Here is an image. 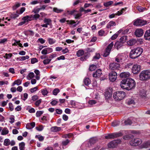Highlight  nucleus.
I'll list each match as a JSON object with an SVG mask.
<instances>
[{
  "label": "nucleus",
  "instance_id": "nucleus-11",
  "mask_svg": "<svg viewBox=\"0 0 150 150\" xmlns=\"http://www.w3.org/2000/svg\"><path fill=\"white\" fill-rule=\"evenodd\" d=\"M120 65L119 63H112L109 65V69L111 70H118L120 68Z\"/></svg>",
  "mask_w": 150,
  "mask_h": 150
},
{
  "label": "nucleus",
  "instance_id": "nucleus-7",
  "mask_svg": "<svg viewBox=\"0 0 150 150\" xmlns=\"http://www.w3.org/2000/svg\"><path fill=\"white\" fill-rule=\"evenodd\" d=\"M121 141L118 139L112 141L108 144V147L109 148H113L115 147L118 144L121 143Z\"/></svg>",
  "mask_w": 150,
  "mask_h": 150
},
{
  "label": "nucleus",
  "instance_id": "nucleus-16",
  "mask_svg": "<svg viewBox=\"0 0 150 150\" xmlns=\"http://www.w3.org/2000/svg\"><path fill=\"white\" fill-rule=\"evenodd\" d=\"M130 74L127 72H122L121 73L120 76L121 78H127L129 77L130 75Z\"/></svg>",
  "mask_w": 150,
  "mask_h": 150
},
{
  "label": "nucleus",
  "instance_id": "nucleus-45",
  "mask_svg": "<svg viewBox=\"0 0 150 150\" xmlns=\"http://www.w3.org/2000/svg\"><path fill=\"white\" fill-rule=\"evenodd\" d=\"M40 15L38 14H35V15H32L33 20H37L39 18Z\"/></svg>",
  "mask_w": 150,
  "mask_h": 150
},
{
  "label": "nucleus",
  "instance_id": "nucleus-55",
  "mask_svg": "<svg viewBox=\"0 0 150 150\" xmlns=\"http://www.w3.org/2000/svg\"><path fill=\"white\" fill-rule=\"evenodd\" d=\"M133 65V64L131 63H129L126 64L125 66V69H128L131 68Z\"/></svg>",
  "mask_w": 150,
  "mask_h": 150
},
{
  "label": "nucleus",
  "instance_id": "nucleus-64",
  "mask_svg": "<svg viewBox=\"0 0 150 150\" xmlns=\"http://www.w3.org/2000/svg\"><path fill=\"white\" fill-rule=\"evenodd\" d=\"M41 53L42 54L46 55L48 54V52H47V51L46 49V48H45L44 49L42 50L41 51Z\"/></svg>",
  "mask_w": 150,
  "mask_h": 150
},
{
  "label": "nucleus",
  "instance_id": "nucleus-9",
  "mask_svg": "<svg viewBox=\"0 0 150 150\" xmlns=\"http://www.w3.org/2000/svg\"><path fill=\"white\" fill-rule=\"evenodd\" d=\"M141 69V66L138 64H134L132 67V72L134 74H137L139 73Z\"/></svg>",
  "mask_w": 150,
  "mask_h": 150
},
{
  "label": "nucleus",
  "instance_id": "nucleus-39",
  "mask_svg": "<svg viewBox=\"0 0 150 150\" xmlns=\"http://www.w3.org/2000/svg\"><path fill=\"white\" fill-rule=\"evenodd\" d=\"M34 76V74L33 72H30L28 74L27 77L28 79H30L33 78Z\"/></svg>",
  "mask_w": 150,
  "mask_h": 150
},
{
  "label": "nucleus",
  "instance_id": "nucleus-17",
  "mask_svg": "<svg viewBox=\"0 0 150 150\" xmlns=\"http://www.w3.org/2000/svg\"><path fill=\"white\" fill-rule=\"evenodd\" d=\"M123 43L120 41H117L115 42V47L118 50L123 45Z\"/></svg>",
  "mask_w": 150,
  "mask_h": 150
},
{
  "label": "nucleus",
  "instance_id": "nucleus-43",
  "mask_svg": "<svg viewBox=\"0 0 150 150\" xmlns=\"http://www.w3.org/2000/svg\"><path fill=\"white\" fill-rule=\"evenodd\" d=\"M113 2V1H109L104 3V5L105 7H108L112 4Z\"/></svg>",
  "mask_w": 150,
  "mask_h": 150
},
{
  "label": "nucleus",
  "instance_id": "nucleus-30",
  "mask_svg": "<svg viewBox=\"0 0 150 150\" xmlns=\"http://www.w3.org/2000/svg\"><path fill=\"white\" fill-rule=\"evenodd\" d=\"M9 131L7 128L6 127H4L2 130L1 132V134L2 135H5L8 133Z\"/></svg>",
  "mask_w": 150,
  "mask_h": 150
},
{
  "label": "nucleus",
  "instance_id": "nucleus-15",
  "mask_svg": "<svg viewBox=\"0 0 150 150\" xmlns=\"http://www.w3.org/2000/svg\"><path fill=\"white\" fill-rule=\"evenodd\" d=\"M144 37L145 40H150V29L146 31Z\"/></svg>",
  "mask_w": 150,
  "mask_h": 150
},
{
  "label": "nucleus",
  "instance_id": "nucleus-29",
  "mask_svg": "<svg viewBox=\"0 0 150 150\" xmlns=\"http://www.w3.org/2000/svg\"><path fill=\"white\" fill-rule=\"evenodd\" d=\"M84 54V52L82 50H79L76 53V55L78 57H79Z\"/></svg>",
  "mask_w": 150,
  "mask_h": 150
},
{
  "label": "nucleus",
  "instance_id": "nucleus-41",
  "mask_svg": "<svg viewBox=\"0 0 150 150\" xmlns=\"http://www.w3.org/2000/svg\"><path fill=\"white\" fill-rule=\"evenodd\" d=\"M10 140L8 139H5L4 142V145L5 146H8L9 145Z\"/></svg>",
  "mask_w": 150,
  "mask_h": 150
},
{
  "label": "nucleus",
  "instance_id": "nucleus-38",
  "mask_svg": "<svg viewBox=\"0 0 150 150\" xmlns=\"http://www.w3.org/2000/svg\"><path fill=\"white\" fill-rule=\"evenodd\" d=\"M127 37L126 36H122L120 38V41L123 43L127 40Z\"/></svg>",
  "mask_w": 150,
  "mask_h": 150
},
{
  "label": "nucleus",
  "instance_id": "nucleus-26",
  "mask_svg": "<svg viewBox=\"0 0 150 150\" xmlns=\"http://www.w3.org/2000/svg\"><path fill=\"white\" fill-rule=\"evenodd\" d=\"M43 21L47 26L50 25L52 23V21L49 18H45Z\"/></svg>",
  "mask_w": 150,
  "mask_h": 150
},
{
  "label": "nucleus",
  "instance_id": "nucleus-62",
  "mask_svg": "<svg viewBox=\"0 0 150 150\" xmlns=\"http://www.w3.org/2000/svg\"><path fill=\"white\" fill-rule=\"evenodd\" d=\"M38 87L36 86L33 88H31L30 89V91L32 93H34L38 90Z\"/></svg>",
  "mask_w": 150,
  "mask_h": 150
},
{
  "label": "nucleus",
  "instance_id": "nucleus-21",
  "mask_svg": "<svg viewBox=\"0 0 150 150\" xmlns=\"http://www.w3.org/2000/svg\"><path fill=\"white\" fill-rule=\"evenodd\" d=\"M116 25V23L115 22L113 21H111L107 24L106 28L108 29L110 28L111 27L115 26Z\"/></svg>",
  "mask_w": 150,
  "mask_h": 150
},
{
  "label": "nucleus",
  "instance_id": "nucleus-1",
  "mask_svg": "<svg viewBox=\"0 0 150 150\" xmlns=\"http://www.w3.org/2000/svg\"><path fill=\"white\" fill-rule=\"evenodd\" d=\"M120 85L121 88L129 90L135 87L136 83L133 79L131 78H126L121 81Z\"/></svg>",
  "mask_w": 150,
  "mask_h": 150
},
{
  "label": "nucleus",
  "instance_id": "nucleus-10",
  "mask_svg": "<svg viewBox=\"0 0 150 150\" xmlns=\"http://www.w3.org/2000/svg\"><path fill=\"white\" fill-rule=\"evenodd\" d=\"M146 23L147 22L146 21L142 19H137L134 22L133 24L134 25L141 26Z\"/></svg>",
  "mask_w": 150,
  "mask_h": 150
},
{
  "label": "nucleus",
  "instance_id": "nucleus-6",
  "mask_svg": "<svg viewBox=\"0 0 150 150\" xmlns=\"http://www.w3.org/2000/svg\"><path fill=\"white\" fill-rule=\"evenodd\" d=\"M142 143V140L138 138L132 139L129 142L130 144L133 146H137Z\"/></svg>",
  "mask_w": 150,
  "mask_h": 150
},
{
  "label": "nucleus",
  "instance_id": "nucleus-46",
  "mask_svg": "<svg viewBox=\"0 0 150 150\" xmlns=\"http://www.w3.org/2000/svg\"><path fill=\"white\" fill-rule=\"evenodd\" d=\"M137 8V10L140 12H143L145 10H146L145 8L142 7L140 6H138Z\"/></svg>",
  "mask_w": 150,
  "mask_h": 150
},
{
  "label": "nucleus",
  "instance_id": "nucleus-51",
  "mask_svg": "<svg viewBox=\"0 0 150 150\" xmlns=\"http://www.w3.org/2000/svg\"><path fill=\"white\" fill-rule=\"evenodd\" d=\"M35 129L39 131H41L43 129V127L42 125H40L39 126V127H36Z\"/></svg>",
  "mask_w": 150,
  "mask_h": 150
},
{
  "label": "nucleus",
  "instance_id": "nucleus-28",
  "mask_svg": "<svg viewBox=\"0 0 150 150\" xmlns=\"http://www.w3.org/2000/svg\"><path fill=\"white\" fill-rule=\"evenodd\" d=\"M83 82L85 85L86 86H88L91 83V80L88 78H86L84 79Z\"/></svg>",
  "mask_w": 150,
  "mask_h": 150
},
{
  "label": "nucleus",
  "instance_id": "nucleus-33",
  "mask_svg": "<svg viewBox=\"0 0 150 150\" xmlns=\"http://www.w3.org/2000/svg\"><path fill=\"white\" fill-rule=\"evenodd\" d=\"M35 137L36 138L38 139L39 141L41 142L44 139V137L40 134L36 135Z\"/></svg>",
  "mask_w": 150,
  "mask_h": 150
},
{
  "label": "nucleus",
  "instance_id": "nucleus-50",
  "mask_svg": "<svg viewBox=\"0 0 150 150\" xmlns=\"http://www.w3.org/2000/svg\"><path fill=\"white\" fill-rule=\"evenodd\" d=\"M70 141L68 139H67L63 141L62 142V144L63 146L67 145L69 142Z\"/></svg>",
  "mask_w": 150,
  "mask_h": 150
},
{
  "label": "nucleus",
  "instance_id": "nucleus-37",
  "mask_svg": "<svg viewBox=\"0 0 150 150\" xmlns=\"http://www.w3.org/2000/svg\"><path fill=\"white\" fill-rule=\"evenodd\" d=\"M120 125L119 121H115L113 122L112 123V126L113 127H115L118 126Z\"/></svg>",
  "mask_w": 150,
  "mask_h": 150
},
{
  "label": "nucleus",
  "instance_id": "nucleus-31",
  "mask_svg": "<svg viewBox=\"0 0 150 150\" xmlns=\"http://www.w3.org/2000/svg\"><path fill=\"white\" fill-rule=\"evenodd\" d=\"M20 150H24L25 149V143L22 142L19 144Z\"/></svg>",
  "mask_w": 150,
  "mask_h": 150
},
{
  "label": "nucleus",
  "instance_id": "nucleus-44",
  "mask_svg": "<svg viewBox=\"0 0 150 150\" xmlns=\"http://www.w3.org/2000/svg\"><path fill=\"white\" fill-rule=\"evenodd\" d=\"M41 91L42 94L44 96L47 95L48 93L46 88L42 89Z\"/></svg>",
  "mask_w": 150,
  "mask_h": 150
},
{
  "label": "nucleus",
  "instance_id": "nucleus-57",
  "mask_svg": "<svg viewBox=\"0 0 150 150\" xmlns=\"http://www.w3.org/2000/svg\"><path fill=\"white\" fill-rule=\"evenodd\" d=\"M74 16L75 18L77 19L79 18L82 16V14L81 13H78L77 14H75V13L74 14Z\"/></svg>",
  "mask_w": 150,
  "mask_h": 150
},
{
  "label": "nucleus",
  "instance_id": "nucleus-14",
  "mask_svg": "<svg viewBox=\"0 0 150 150\" xmlns=\"http://www.w3.org/2000/svg\"><path fill=\"white\" fill-rule=\"evenodd\" d=\"M102 74V71L100 69H98L93 74V76L94 77L99 78Z\"/></svg>",
  "mask_w": 150,
  "mask_h": 150
},
{
  "label": "nucleus",
  "instance_id": "nucleus-8",
  "mask_svg": "<svg viewBox=\"0 0 150 150\" xmlns=\"http://www.w3.org/2000/svg\"><path fill=\"white\" fill-rule=\"evenodd\" d=\"M113 42H112L108 45L105 49V52L103 54V57H106L109 55L111 49L113 46Z\"/></svg>",
  "mask_w": 150,
  "mask_h": 150
},
{
  "label": "nucleus",
  "instance_id": "nucleus-59",
  "mask_svg": "<svg viewBox=\"0 0 150 150\" xmlns=\"http://www.w3.org/2000/svg\"><path fill=\"white\" fill-rule=\"evenodd\" d=\"M31 63L33 64L38 62V60L36 58H33L31 59Z\"/></svg>",
  "mask_w": 150,
  "mask_h": 150
},
{
  "label": "nucleus",
  "instance_id": "nucleus-54",
  "mask_svg": "<svg viewBox=\"0 0 150 150\" xmlns=\"http://www.w3.org/2000/svg\"><path fill=\"white\" fill-rule=\"evenodd\" d=\"M28 111V112L30 113H34L35 112V110L34 108H28L26 109Z\"/></svg>",
  "mask_w": 150,
  "mask_h": 150
},
{
  "label": "nucleus",
  "instance_id": "nucleus-34",
  "mask_svg": "<svg viewBox=\"0 0 150 150\" xmlns=\"http://www.w3.org/2000/svg\"><path fill=\"white\" fill-rule=\"evenodd\" d=\"M53 11L54 12L57 13H60L63 11V10L61 9H59L57 8L54 7L53 8Z\"/></svg>",
  "mask_w": 150,
  "mask_h": 150
},
{
  "label": "nucleus",
  "instance_id": "nucleus-52",
  "mask_svg": "<svg viewBox=\"0 0 150 150\" xmlns=\"http://www.w3.org/2000/svg\"><path fill=\"white\" fill-rule=\"evenodd\" d=\"M9 119L10 120L9 122L10 123L12 124L14 122V116L13 115H11V117L9 118Z\"/></svg>",
  "mask_w": 150,
  "mask_h": 150
},
{
  "label": "nucleus",
  "instance_id": "nucleus-12",
  "mask_svg": "<svg viewBox=\"0 0 150 150\" xmlns=\"http://www.w3.org/2000/svg\"><path fill=\"white\" fill-rule=\"evenodd\" d=\"M117 74L116 72H112L109 74V79L112 82L114 81L117 78Z\"/></svg>",
  "mask_w": 150,
  "mask_h": 150
},
{
  "label": "nucleus",
  "instance_id": "nucleus-53",
  "mask_svg": "<svg viewBox=\"0 0 150 150\" xmlns=\"http://www.w3.org/2000/svg\"><path fill=\"white\" fill-rule=\"evenodd\" d=\"M51 61V59H46L43 60V63L46 65L49 64Z\"/></svg>",
  "mask_w": 150,
  "mask_h": 150
},
{
  "label": "nucleus",
  "instance_id": "nucleus-48",
  "mask_svg": "<svg viewBox=\"0 0 150 150\" xmlns=\"http://www.w3.org/2000/svg\"><path fill=\"white\" fill-rule=\"evenodd\" d=\"M49 43L50 45H52L54 44L55 41L53 39L51 38H49L48 39Z\"/></svg>",
  "mask_w": 150,
  "mask_h": 150
},
{
  "label": "nucleus",
  "instance_id": "nucleus-49",
  "mask_svg": "<svg viewBox=\"0 0 150 150\" xmlns=\"http://www.w3.org/2000/svg\"><path fill=\"white\" fill-rule=\"evenodd\" d=\"M125 122L126 125H130L132 123V120L129 119H127L125 121Z\"/></svg>",
  "mask_w": 150,
  "mask_h": 150
},
{
  "label": "nucleus",
  "instance_id": "nucleus-3",
  "mask_svg": "<svg viewBox=\"0 0 150 150\" xmlns=\"http://www.w3.org/2000/svg\"><path fill=\"white\" fill-rule=\"evenodd\" d=\"M150 79V70L142 71L139 75V79L142 81H146Z\"/></svg>",
  "mask_w": 150,
  "mask_h": 150
},
{
  "label": "nucleus",
  "instance_id": "nucleus-47",
  "mask_svg": "<svg viewBox=\"0 0 150 150\" xmlns=\"http://www.w3.org/2000/svg\"><path fill=\"white\" fill-rule=\"evenodd\" d=\"M43 111H38L37 112L36 115V116L37 117H40L43 113Z\"/></svg>",
  "mask_w": 150,
  "mask_h": 150
},
{
  "label": "nucleus",
  "instance_id": "nucleus-61",
  "mask_svg": "<svg viewBox=\"0 0 150 150\" xmlns=\"http://www.w3.org/2000/svg\"><path fill=\"white\" fill-rule=\"evenodd\" d=\"M58 103V102L55 100H53L50 102V104L53 106L56 105Z\"/></svg>",
  "mask_w": 150,
  "mask_h": 150
},
{
  "label": "nucleus",
  "instance_id": "nucleus-35",
  "mask_svg": "<svg viewBox=\"0 0 150 150\" xmlns=\"http://www.w3.org/2000/svg\"><path fill=\"white\" fill-rule=\"evenodd\" d=\"M97 141V140L95 138H92L89 140V143L91 144H95Z\"/></svg>",
  "mask_w": 150,
  "mask_h": 150
},
{
  "label": "nucleus",
  "instance_id": "nucleus-5",
  "mask_svg": "<svg viewBox=\"0 0 150 150\" xmlns=\"http://www.w3.org/2000/svg\"><path fill=\"white\" fill-rule=\"evenodd\" d=\"M122 133H114L108 134L105 136V138L106 139H114L119 137L122 136Z\"/></svg>",
  "mask_w": 150,
  "mask_h": 150
},
{
  "label": "nucleus",
  "instance_id": "nucleus-18",
  "mask_svg": "<svg viewBox=\"0 0 150 150\" xmlns=\"http://www.w3.org/2000/svg\"><path fill=\"white\" fill-rule=\"evenodd\" d=\"M33 18L32 15H31L30 16H27L23 17L22 18V20L26 21V22H28L29 21L33 20Z\"/></svg>",
  "mask_w": 150,
  "mask_h": 150
},
{
  "label": "nucleus",
  "instance_id": "nucleus-36",
  "mask_svg": "<svg viewBox=\"0 0 150 150\" xmlns=\"http://www.w3.org/2000/svg\"><path fill=\"white\" fill-rule=\"evenodd\" d=\"M134 137V136L132 135H128L125 136H123V138L124 139H128L130 138H132Z\"/></svg>",
  "mask_w": 150,
  "mask_h": 150
},
{
  "label": "nucleus",
  "instance_id": "nucleus-20",
  "mask_svg": "<svg viewBox=\"0 0 150 150\" xmlns=\"http://www.w3.org/2000/svg\"><path fill=\"white\" fill-rule=\"evenodd\" d=\"M112 92L111 91L109 92L108 91H106L105 92V96L106 99H108L112 96Z\"/></svg>",
  "mask_w": 150,
  "mask_h": 150
},
{
  "label": "nucleus",
  "instance_id": "nucleus-22",
  "mask_svg": "<svg viewBox=\"0 0 150 150\" xmlns=\"http://www.w3.org/2000/svg\"><path fill=\"white\" fill-rule=\"evenodd\" d=\"M137 42V41L135 39H132L127 42V44L130 46L134 45Z\"/></svg>",
  "mask_w": 150,
  "mask_h": 150
},
{
  "label": "nucleus",
  "instance_id": "nucleus-2",
  "mask_svg": "<svg viewBox=\"0 0 150 150\" xmlns=\"http://www.w3.org/2000/svg\"><path fill=\"white\" fill-rule=\"evenodd\" d=\"M143 49L139 47H137L132 49L130 51L129 56L132 59H135L139 57L143 52Z\"/></svg>",
  "mask_w": 150,
  "mask_h": 150
},
{
  "label": "nucleus",
  "instance_id": "nucleus-60",
  "mask_svg": "<svg viewBox=\"0 0 150 150\" xmlns=\"http://www.w3.org/2000/svg\"><path fill=\"white\" fill-rule=\"evenodd\" d=\"M105 33V31L103 30H100L98 32L99 35L100 36H102Z\"/></svg>",
  "mask_w": 150,
  "mask_h": 150
},
{
  "label": "nucleus",
  "instance_id": "nucleus-23",
  "mask_svg": "<svg viewBox=\"0 0 150 150\" xmlns=\"http://www.w3.org/2000/svg\"><path fill=\"white\" fill-rule=\"evenodd\" d=\"M29 58V57L28 56L26 55L25 56H22L17 57L16 59L19 60V61H23L28 59Z\"/></svg>",
  "mask_w": 150,
  "mask_h": 150
},
{
  "label": "nucleus",
  "instance_id": "nucleus-24",
  "mask_svg": "<svg viewBox=\"0 0 150 150\" xmlns=\"http://www.w3.org/2000/svg\"><path fill=\"white\" fill-rule=\"evenodd\" d=\"M150 145V142L148 141L144 143L143 144L140 146V147L141 148H146Z\"/></svg>",
  "mask_w": 150,
  "mask_h": 150
},
{
  "label": "nucleus",
  "instance_id": "nucleus-42",
  "mask_svg": "<svg viewBox=\"0 0 150 150\" xmlns=\"http://www.w3.org/2000/svg\"><path fill=\"white\" fill-rule=\"evenodd\" d=\"M96 68V66L93 64L91 65L90 66L89 69L90 71H93Z\"/></svg>",
  "mask_w": 150,
  "mask_h": 150
},
{
  "label": "nucleus",
  "instance_id": "nucleus-40",
  "mask_svg": "<svg viewBox=\"0 0 150 150\" xmlns=\"http://www.w3.org/2000/svg\"><path fill=\"white\" fill-rule=\"evenodd\" d=\"M59 92H60L59 90L57 88H56L54 89L53 90V92H52V93H53V95H54L55 96H56L57 94Z\"/></svg>",
  "mask_w": 150,
  "mask_h": 150
},
{
  "label": "nucleus",
  "instance_id": "nucleus-58",
  "mask_svg": "<svg viewBox=\"0 0 150 150\" xmlns=\"http://www.w3.org/2000/svg\"><path fill=\"white\" fill-rule=\"evenodd\" d=\"M100 55L99 53H96L95 55L93 57L94 59H98L100 58Z\"/></svg>",
  "mask_w": 150,
  "mask_h": 150
},
{
  "label": "nucleus",
  "instance_id": "nucleus-56",
  "mask_svg": "<svg viewBox=\"0 0 150 150\" xmlns=\"http://www.w3.org/2000/svg\"><path fill=\"white\" fill-rule=\"evenodd\" d=\"M56 113H54L55 115L56 114H61L62 113V110L60 109H57L55 110Z\"/></svg>",
  "mask_w": 150,
  "mask_h": 150
},
{
  "label": "nucleus",
  "instance_id": "nucleus-25",
  "mask_svg": "<svg viewBox=\"0 0 150 150\" xmlns=\"http://www.w3.org/2000/svg\"><path fill=\"white\" fill-rule=\"evenodd\" d=\"M126 102L127 103L128 105H130L131 104H134L135 101L134 99H132L131 98H129L127 99L126 100Z\"/></svg>",
  "mask_w": 150,
  "mask_h": 150
},
{
  "label": "nucleus",
  "instance_id": "nucleus-32",
  "mask_svg": "<svg viewBox=\"0 0 150 150\" xmlns=\"http://www.w3.org/2000/svg\"><path fill=\"white\" fill-rule=\"evenodd\" d=\"M77 11L75 10H73L72 11L67 10V13L69 15H72L74 14L75 12H77Z\"/></svg>",
  "mask_w": 150,
  "mask_h": 150
},
{
  "label": "nucleus",
  "instance_id": "nucleus-19",
  "mask_svg": "<svg viewBox=\"0 0 150 150\" xmlns=\"http://www.w3.org/2000/svg\"><path fill=\"white\" fill-rule=\"evenodd\" d=\"M61 129L60 127H59L57 126L52 127L51 128V132H57L59 131Z\"/></svg>",
  "mask_w": 150,
  "mask_h": 150
},
{
  "label": "nucleus",
  "instance_id": "nucleus-4",
  "mask_svg": "<svg viewBox=\"0 0 150 150\" xmlns=\"http://www.w3.org/2000/svg\"><path fill=\"white\" fill-rule=\"evenodd\" d=\"M126 95L125 92L118 91L114 93L113 97L115 100H121L124 98Z\"/></svg>",
  "mask_w": 150,
  "mask_h": 150
},
{
  "label": "nucleus",
  "instance_id": "nucleus-27",
  "mask_svg": "<svg viewBox=\"0 0 150 150\" xmlns=\"http://www.w3.org/2000/svg\"><path fill=\"white\" fill-rule=\"evenodd\" d=\"M140 96L142 97L143 98L146 97V92L144 89H142L140 90L139 93Z\"/></svg>",
  "mask_w": 150,
  "mask_h": 150
},
{
  "label": "nucleus",
  "instance_id": "nucleus-13",
  "mask_svg": "<svg viewBox=\"0 0 150 150\" xmlns=\"http://www.w3.org/2000/svg\"><path fill=\"white\" fill-rule=\"evenodd\" d=\"M143 30L140 28L137 29L135 32V35L138 37H141L143 35L144 32Z\"/></svg>",
  "mask_w": 150,
  "mask_h": 150
},
{
  "label": "nucleus",
  "instance_id": "nucleus-63",
  "mask_svg": "<svg viewBox=\"0 0 150 150\" xmlns=\"http://www.w3.org/2000/svg\"><path fill=\"white\" fill-rule=\"evenodd\" d=\"M9 108L11 111H12L14 109L12 103H9Z\"/></svg>",
  "mask_w": 150,
  "mask_h": 150
}]
</instances>
